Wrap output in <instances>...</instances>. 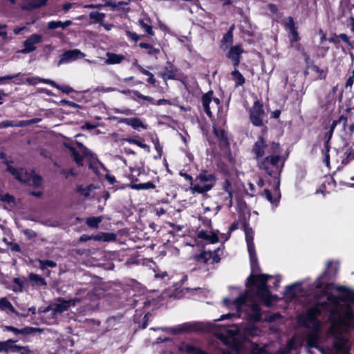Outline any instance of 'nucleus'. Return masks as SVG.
I'll return each mask as SVG.
<instances>
[{"label":"nucleus","instance_id":"obj_1","mask_svg":"<svg viewBox=\"0 0 354 354\" xmlns=\"http://www.w3.org/2000/svg\"><path fill=\"white\" fill-rule=\"evenodd\" d=\"M333 262H327L326 270L317 278L315 287L324 296L309 308L302 319L309 331L306 340L308 353L314 354L312 348L322 354H350L351 342L346 333L354 329V291L344 286L336 290L335 296L328 292L330 284L324 279Z\"/></svg>","mask_w":354,"mask_h":354},{"label":"nucleus","instance_id":"obj_2","mask_svg":"<svg viewBox=\"0 0 354 354\" xmlns=\"http://www.w3.org/2000/svg\"><path fill=\"white\" fill-rule=\"evenodd\" d=\"M271 275L257 274L250 275L248 280L251 283H257L255 290L249 289L233 301L232 305L236 309L237 316L251 321H259L261 312L257 299L266 301L268 299L270 291L266 285Z\"/></svg>","mask_w":354,"mask_h":354},{"label":"nucleus","instance_id":"obj_3","mask_svg":"<svg viewBox=\"0 0 354 354\" xmlns=\"http://www.w3.org/2000/svg\"><path fill=\"white\" fill-rule=\"evenodd\" d=\"M270 151V154L257 161V165L260 170L276 178L280 171L279 162L281 156L279 143L272 142Z\"/></svg>","mask_w":354,"mask_h":354},{"label":"nucleus","instance_id":"obj_4","mask_svg":"<svg viewBox=\"0 0 354 354\" xmlns=\"http://www.w3.org/2000/svg\"><path fill=\"white\" fill-rule=\"evenodd\" d=\"M217 178L214 174L202 170L195 178L194 185L190 187L193 193L204 194L210 191L216 185Z\"/></svg>","mask_w":354,"mask_h":354},{"label":"nucleus","instance_id":"obj_5","mask_svg":"<svg viewBox=\"0 0 354 354\" xmlns=\"http://www.w3.org/2000/svg\"><path fill=\"white\" fill-rule=\"evenodd\" d=\"M7 169L16 179L22 183H25L34 188H39L41 186V177L33 171L28 172L23 168H15L10 165H8Z\"/></svg>","mask_w":354,"mask_h":354},{"label":"nucleus","instance_id":"obj_6","mask_svg":"<svg viewBox=\"0 0 354 354\" xmlns=\"http://www.w3.org/2000/svg\"><path fill=\"white\" fill-rule=\"evenodd\" d=\"M245 241L247 243L248 251L250 259L251 269L252 272H255L258 268V263L255 246L254 243V232L252 228L245 226Z\"/></svg>","mask_w":354,"mask_h":354},{"label":"nucleus","instance_id":"obj_7","mask_svg":"<svg viewBox=\"0 0 354 354\" xmlns=\"http://www.w3.org/2000/svg\"><path fill=\"white\" fill-rule=\"evenodd\" d=\"M241 329L242 326H239V324L223 326L220 328L217 336L225 344H230L234 342V337L241 332Z\"/></svg>","mask_w":354,"mask_h":354},{"label":"nucleus","instance_id":"obj_8","mask_svg":"<svg viewBox=\"0 0 354 354\" xmlns=\"http://www.w3.org/2000/svg\"><path fill=\"white\" fill-rule=\"evenodd\" d=\"M271 147L272 142L268 145L262 136L259 137L252 149V153L256 161L266 157L267 155H270Z\"/></svg>","mask_w":354,"mask_h":354},{"label":"nucleus","instance_id":"obj_9","mask_svg":"<svg viewBox=\"0 0 354 354\" xmlns=\"http://www.w3.org/2000/svg\"><path fill=\"white\" fill-rule=\"evenodd\" d=\"M265 117L266 113L263 106L259 102H255L250 111V118L252 124L257 127L262 126Z\"/></svg>","mask_w":354,"mask_h":354},{"label":"nucleus","instance_id":"obj_10","mask_svg":"<svg viewBox=\"0 0 354 354\" xmlns=\"http://www.w3.org/2000/svg\"><path fill=\"white\" fill-rule=\"evenodd\" d=\"M212 91H209L202 97V104L204 111L209 117H212L211 109H218L220 100L217 97H212Z\"/></svg>","mask_w":354,"mask_h":354},{"label":"nucleus","instance_id":"obj_11","mask_svg":"<svg viewBox=\"0 0 354 354\" xmlns=\"http://www.w3.org/2000/svg\"><path fill=\"white\" fill-rule=\"evenodd\" d=\"M76 301V299L66 300L62 297L57 298L53 303V315H60L68 310L71 306L75 305Z\"/></svg>","mask_w":354,"mask_h":354},{"label":"nucleus","instance_id":"obj_12","mask_svg":"<svg viewBox=\"0 0 354 354\" xmlns=\"http://www.w3.org/2000/svg\"><path fill=\"white\" fill-rule=\"evenodd\" d=\"M85 56V53H82L77 48L68 50L60 56V59L57 62V65L59 66L62 64H67L71 62H74L78 59L84 58Z\"/></svg>","mask_w":354,"mask_h":354},{"label":"nucleus","instance_id":"obj_13","mask_svg":"<svg viewBox=\"0 0 354 354\" xmlns=\"http://www.w3.org/2000/svg\"><path fill=\"white\" fill-rule=\"evenodd\" d=\"M43 41V37L39 34H32L24 41V48L21 50L23 54H28L36 49L35 45Z\"/></svg>","mask_w":354,"mask_h":354},{"label":"nucleus","instance_id":"obj_14","mask_svg":"<svg viewBox=\"0 0 354 354\" xmlns=\"http://www.w3.org/2000/svg\"><path fill=\"white\" fill-rule=\"evenodd\" d=\"M226 57L230 59L234 68H237L240 64L241 55L244 50L240 44L231 46L227 49Z\"/></svg>","mask_w":354,"mask_h":354},{"label":"nucleus","instance_id":"obj_15","mask_svg":"<svg viewBox=\"0 0 354 354\" xmlns=\"http://www.w3.org/2000/svg\"><path fill=\"white\" fill-rule=\"evenodd\" d=\"M163 330H171L173 333L176 334L187 330H203L204 327L201 323H186L183 325L178 326L175 328H161Z\"/></svg>","mask_w":354,"mask_h":354},{"label":"nucleus","instance_id":"obj_16","mask_svg":"<svg viewBox=\"0 0 354 354\" xmlns=\"http://www.w3.org/2000/svg\"><path fill=\"white\" fill-rule=\"evenodd\" d=\"M346 122H347V118L344 117V115L340 116L338 120H334L332 122V124L330 127V129L324 135L326 151H329V149H330L329 142L332 138L334 129H335L337 124L338 123H342L344 128H345V127L346 125Z\"/></svg>","mask_w":354,"mask_h":354},{"label":"nucleus","instance_id":"obj_17","mask_svg":"<svg viewBox=\"0 0 354 354\" xmlns=\"http://www.w3.org/2000/svg\"><path fill=\"white\" fill-rule=\"evenodd\" d=\"M70 149L75 162L77 165L82 166L84 157L89 155L90 151L82 145H80L78 150L74 148H71Z\"/></svg>","mask_w":354,"mask_h":354},{"label":"nucleus","instance_id":"obj_18","mask_svg":"<svg viewBox=\"0 0 354 354\" xmlns=\"http://www.w3.org/2000/svg\"><path fill=\"white\" fill-rule=\"evenodd\" d=\"M118 121L120 123H124L127 125L131 126L134 129H138L139 128L147 129L148 127V126L145 124L138 118H118Z\"/></svg>","mask_w":354,"mask_h":354},{"label":"nucleus","instance_id":"obj_19","mask_svg":"<svg viewBox=\"0 0 354 354\" xmlns=\"http://www.w3.org/2000/svg\"><path fill=\"white\" fill-rule=\"evenodd\" d=\"M48 0H27L26 3L21 6L24 10H31L45 6Z\"/></svg>","mask_w":354,"mask_h":354},{"label":"nucleus","instance_id":"obj_20","mask_svg":"<svg viewBox=\"0 0 354 354\" xmlns=\"http://www.w3.org/2000/svg\"><path fill=\"white\" fill-rule=\"evenodd\" d=\"M175 71L176 68L171 62H167L164 69L160 73V75L165 80H174L175 79Z\"/></svg>","mask_w":354,"mask_h":354},{"label":"nucleus","instance_id":"obj_21","mask_svg":"<svg viewBox=\"0 0 354 354\" xmlns=\"http://www.w3.org/2000/svg\"><path fill=\"white\" fill-rule=\"evenodd\" d=\"M106 59L104 63L108 65L118 64L125 59V57L122 54H116L111 52L106 53Z\"/></svg>","mask_w":354,"mask_h":354},{"label":"nucleus","instance_id":"obj_22","mask_svg":"<svg viewBox=\"0 0 354 354\" xmlns=\"http://www.w3.org/2000/svg\"><path fill=\"white\" fill-rule=\"evenodd\" d=\"M233 33L231 30H228L223 37L221 44V48L225 51L232 46Z\"/></svg>","mask_w":354,"mask_h":354},{"label":"nucleus","instance_id":"obj_23","mask_svg":"<svg viewBox=\"0 0 354 354\" xmlns=\"http://www.w3.org/2000/svg\"><path fill=\"white\" fill-rule=\"evenodd\" d=\"M18 341L17 339H9L6 341H0V353H8L14 351L15 343Z\"/></svg>","mask_w":354,"mask_h":354},{"label":"nucleus","instance_id":"obj_24","mask_svg":"<svg viewBox=\"0 0 354 354\" xmlns=\"http://www.w3.org/2000/svg\"><path fill=\"white\" fill-rule=\"evenodd\" d=\"M25 82L29 85H36L39 82L45 83L51 85L52 86H57V83L49 79H43L39 77H33L26 78Z\"/></svg>","mask_w":354,"mask_h":354},{"label":"nucleus","instance_id":"obj_25","mask_svg":"<svg viewBox=\"0 0 354 354\" xmlns=\"http://www.w3.org/2000/svg\"><path fill=\"white\" fill-rule=\"evenodd\" d=\"M198 236L200 239H205L211 243H214L218 241V237L215 233L207 232L205 230H201L198 232Z\"/></svg>","mask_w":354,"mask_h":354},{"label":"nucleus","instance_id":"obj_26","mask_svg":"<svg viewBox=\"0 0 354 354\" xmlns=\"http://www.w3.org/2000/svg\"><path fill=\"white\" fill-rule=\"evenodd\" d=\"M96 187L91 184L86 187H84L83 185H79L76 188V192L81 195L84 196V197H89L91 195V193L96 189Z\"/></svg>","mask_w":354,"mask_h":354},{"label":"nucleus","instance_id":"obj_27","mask_svg":"<svg viewBox=\"0 0 354 354\" xmlns=\"http://www.w3.org/2000/svg\"><path fill=\"white\" fill-rule=\"evenodd\" d=\"M0 309L1 310H9L16 315H19V313L16 311L12 304L6 297L0 299Z\"/></svg>","mask_w":354,"mask_h":354},{"label":"nucleus","instance_id":"obj_28","mask_svg":"<svg viewBox=\"0 0 354 354\" xmlns=\"http://www.w3.org/2000/svg\"><path fill=\"white\" fill-rule=\"evenodd\" d=\"M231 74H232L233 80L235 82V87H239L240 86H243L245 84V80L244 77L236 69V68H234V70L232 72Z\"/></svg>","mask_w":354,"mask_h":354},{"label":"nucleus","instance_id":"obj_29","mask_svg":"<svg viewBox=\"0 0 354 354\" xmlns=\"http://www.w3.org/2000/svg\"><path fill=\"white\" fill-rule=\"evenodd\" d=\"M29 279L32 283L33 286H46V282L45 279L36 274L30 273L29 274Z\"/></svg>","mask_w":354,"mask_h":354},{"label":"nucleus","instance_id":"obj_30","mask_svg":"<svg viewBox=\"0 0 354 354\" xmlns=\"http://www.w3.org/2000/svg\"><path fill=\"white\" fill-rule=\"evenodd\" d=\"M214 133L215 136H216V138L218 140H220V141L223 145H228L227 133L225 132V131L224 129L214 127Z\"/></svg>","mask_w":354,"mask_h":354},{"label":"nucleus","instance_id":"obj_31","mask_svg":"<svg viewBox=\"0 0 354 354\" xmlns=\"http://www.w3.org/2000/svg\"><path fill=\"white\" fill-rule=\"evenodd\" d=\"M133 64L138 68V69L140 71V73H142V74H144L145 75H149V78H147V80L149 83H150L151 84H155L156 80L153 77V75L151 73H150L149 71H147L142 66L138 64L137 60L134 61Z\"/></svg>","mask_w":354,"mask_h":354},{"label":"nucleus","instance_id":"obj_32","mask_svg":"<svg viewBox=\"0 0 354 354\" xmlns=\"http://www.w3.org/2000/svg\"><path fill=\"white\" fill-rule=\"evenodd\" d=\"M296 343L294 339L288 341L286 347L281 348L276 354H290V351L296 348Z\"/></svg>","mask_w":354,"mask_h":354},{"label":"nucleus","instance_id":"obj_33","mask_svg":"<svg viewBox=\"0 0 354 354\" xmlns=\"http://www.w3.org/2000/svg\"><path fill=\"white\" fill-rule=\"evenodd\" d=\"M124 140L130 144L136 145L137 146L140 147V148L145 149L147 152L150 151V147L149 145L140 142L138 140H136V139L132 138H125Z\"/></svg>","mask_w":354,"mask_h":354},{"label":"nucleus","instance_id":"obj_34","mask_svg":"<svg viewBox=\"0 0 354 354\" xmlns=\"http://www.w3.org/2000/svg\"><path fill=\"white\" fill-rule=\"evenodd\" d=\"M130 187L136 190L140 189H153L155 188V185L151 182H147L145 183H140V184H131Z\"/></svg>","mask_w":354,"mask_h":354},{"label":"nucleus","instance_id":"obj_35","mask_svg":"<svg viewBox=\"0 0 354 354\" xmlns=\"http://www.w3.org/2000/svg\"><path fill=\"white\" fill-rule=\"evenodd\" d=\"M102 216H92L86 219V223L92 228H97L99 223L102 221Z\"/></svg>","mask_w":354,"mask_h":354},{"label":"nucleus","instance_id":"obj_36","mask_svg":"<svg viewBox=\"0 0 354 354\" xmlns=\"http://www.w3.org/2000/svg\"><path fill=\"white\" fill-rule=\"evenodd\" d=\"M105 16L106 15L104 13L99 12L97 11L91 12L89 14V17H90V19L93 20V22H95V23L99 22L100 24L103 22V20L105 18Z\"/></svg>","mask_w":354,"mask_h":354},{"label":"nucleus","instance_id":"obj_37","mask_svg":"<svg viewBox=\"0 0 354 354\" xmlns=\"http://www.w3.org/2000/svg\"><path fill=\"white\" fill-rule=\"evenodd\" d=\"M12 353H19V354H33L28 346H19L15 344Z\"/></svg>","mask_w":354,"mask_h":354},{"label":"nucleus","instance_id":"obj_38","mask_svg":"<svg viewBox=\"0 0 354 354\" xmlns=\"http://www.w3.org/2000/svg\"><path fill=\"white\" fill-rule=\"evenodd\" d=\"M132 94L133 95L131 96V99L135 101H138L137 98H140V99H142V100L150 102H153L154 100L153 97H151L150 96L144 95L138 91L133 90Z\"/></svg>","mask_w":354,"mask_h":354},{"label":"nucleus","instance_id":"obj_39","mask_svg":"<svg viewBox=\"0 0 354 354\" xmlns=\"http://www.w3.org/2000/svg\"><path fill=\"white\" fill-rule=\"evenodd\" d=\"M39 268L41 270H45L47 268H55L57 266V263L50 260H39Z\"/></svg>","mask_w":354,"mask_h":354},{"label":"nucleus","instance_id":"obj_40","mask_svg":"<svg viewBox=\"0 0 354 354\" xmlns=\"http://www.w3.org/2000/svg\"><path fill=\"white\" fill-rule=\"evenodd\" d=\"M231 185L229 180H226L223 185V189L227 193L228 196L226 199H229L228 206L230 207L232 205V193L230 189Z\"/></svg>","mask_w":354,"mask_h":354},{"label":"nucleus","instance_id":"obj_41","mask_svg":"<svg viewBox=\"0 0 354 354\" xmlns=\"http://www.w3.org/2000/svg\"><path fill=\"white\" fill-rule=\"evenodd\" d=\"M138 22L140 27L143 28L146 32H147V34L151 36L154 35L151 26L146 22L144 19H140Z\"/></svg>","mask_w":354,"mask_h":354},{"label":"nucleus","instance_id":"obj_42","mask_svg":"<svg viewBox=\"0 0 354 354\" xmlns=\"http://www.w3.org/2000/svg\"><path fill=\"white\" fill-rule=\"evenodd\" d=\"M185 350L191 354H207L205 352L203 351L198 348H196L192 345L187 344L185 346Z\"/></svg>","mask_w":354,"mask_h":354},{"label":"nucleus","instance_id":"obj_43","mask_svg":"<svg viewBox=\"0 0 354 354\" xmlns=\"http://www.w3.org/2000/svg\"><path fill=\"white\" fill-rule=\"evenodd\" d=\"M41 332V329L39 328H34V327H25L21 329H19V334L21 335H28L32 333H36Z\"/></svg>","mask_w":354,"mask_h":354},{"label":"nucleus","instance_id":"obj_44","mask_svg":"<svg viewBox=\"0 0 354 354\" xmlns=\"http://www.w3.org/2000/svg\"><path fill=\"white\" fill-rule=\"evenodd\" d=\"M48 30H55L57 28L63 29L62 21H50L47 24Z\"/></svg>","mask_w":354,"mask_h":354},{"label":"nucleus","instance_id":"obj_45","mask_svg":"<svg viewBox=\"0 0 354 354\" xmlns=\"http://www.w3.org/2000/svg\"><path fill=\"white\" fill-rule=\"evenodd\" d=\"M115 113H120L124 114L125 115H133L134 111L130 109H118L115 108L113 109Z\"/></svg>","mask_w":354,"mask_h":354},{"label":"nucleus","instance_id":"obj_46","mask_svg":"<svg viewBox=\"0 0 354 354\" xmlns=\"http://www.w3.org/2000/svg\"><path fill=\"white\" fill-rule=\"evenodd\" d=\"M285 26L289 30V32L295 29V22L291 17L285 19Z\"/></svg>","mask_w":354,"mask_h":354},{"label":"nucleus","instance_id":"obj_47","mask_svg":"<svg viewBox=\"0 0 354 354\" xmlns=\"http://www.w3.org/2000/svg\"><path fill=\"white\" fill-rule=\"evenodd\" d=\"M3 331H10L13 333L15 335L19 334V329L12 326H3Z\"/></svg>","mask_w":354,"mask_h":354},{"label":"nucleus","instance_id":"obj_48","mask_svg":"<svg viewBox=\"0 0 354 354\" xmlns=\"http://www.w3.org/2000/svg\"><path fill=\"white\" fill-rule=\"evenodd\" d=\"M54 87L62 91L63 93H65L67 94L71 93L73 91V88L68 86H61L58 85L57 84V86H54Z\"/></svg>","mask_w":354,"mask_h":354},{"label":"nucleus","instance_id":"obj_49","mask_svg":"<svg viewBox=\"0 0 354 354\" xmlns=\"http://www.w3.org/2000/svg\"><path fill=\"white\" fill-rule=\"evenodd\" d=\"M6 27L7 26L5 24H0V37L4 40L8 39V35L5 30Z\"/></svg>","mask_w":354,"mask_h":354},{"label":"nucleus","instance_id":"obj_50","mask_svg":"<svg viewBox=\"0 0 354 354\" xmlns=\"http://www.w3.org/2000/svg\"><path fill=\"white\" fill-rule=\"evenodd\" d=\"M1 200L3 202L10 203L12 202H14V197L9 194H6L1 196Z\"/></svg>","mask_w":354,"mask_h":354},{"label":"nucleus","instance_id":"obj_51","mask_svg":"<svg viewBox=\"0 0 354 354\" xmlns=\"http://www.w3.org/2000/svg\"><path fill=\"white\" fill-rule=\"evenodd\" d=\"M15 122L10 120H5L0 122V128H7L10 127H15Z\"/></svg>","mask_w":354,"mask_h":354},{"label":"nucleus","instance_id":"obj_52","mask_svg":"<svg viewBox=\"0 0 354 354\" xmlns=\"http://www.w3.org/2000/svg\"><path fill=\"white\" fill-rule=\"evenodd\" d=\"M127 35L129 37V38H130L131 39H132L133 41H134L136 42L138 41L141 38L140 35H138V34H136L135 32H130V31H128L127 32Z\"/></svg>","mask_w":354,"mask_h":354},{"label":"nucleus","instance_id":"obj_53","mask_svg":"<svg viewBox=\"0 0 354 354\" xmlns=\"http://www.w3.org/2000/svg\"><path fill=\"white\" fill-rule=\"evenodd\" d=\"M296 284H292L286 286V293L287 295H294L295 294Z\"/></svg>","mask_w":354,"mask_h":354},{"label":"nucleus","instance_id":"obj_54","mask_svg":"<svg viewBox=\"0 0 354 354\" xmlns=\"http://www.w3.org/2000/svg\"><path fill=\"white\" fill-rule=\"evenodd\" d=\"M354 159V150L348 153L346 158L342 160L343 164H348L351 160Z\"/></svg>","mask_w":354,"mask_h":354},{"label":"nucleus","instance_id":"obj_55","mask_svg":"<svg viewBox=\"0 0 354 354\" xmlns=\"http://www.w3.org/2000/svg\"><path fill=\"white\" fill-rule=\"evenodd\" d=\"M263 196L271 203H274V201L272 199V194H271V192L268 189H264V191H263Z\"/></svg>","mask_w":354,"mask_h":354},{"label":"nucleus","instance_id":"obj_56","mask_svg":"<svg viewBox=\"0 0 354 354\" xmlns=\"http://www.w3.org/2000/svg\"><path fill=\"white\" fill-rule=\"evenodd\" d=\"M289 33L292 35V38L290 39V41L292 44L295 41H298L299 39V35L296 30V29L289 32Z\"/></svg>","mask_w":354,"mask_h":354},{"label":"nucleus","instance_id":"obj_57","mask_svg":"<svg viewBox=\"0 0 354 354\" xmlns=\"http://www.w3.org/2000/svg\"><path fill=\"white\" fill-rule=\"evenodd\" d=\"M311 68L313 71L316 72V73H318L320 74V76H319V79H324L326 75H322V74L324 73L323 72V70L320 69L316 65H313L311 66Z\"/></svg>","mask_w":354,"mask_h":354},{"label":"nucleus","instance_id":"obj_58","mask_svg":"<svg viewBox=\"0 0 354 354\" xmlns=\"http://www.w3.org/2000/svg\"><path fill=\"white\" fill-rule=\"evenodd\" d=\"M181 176H183L186 180H189L190 183V187H193V185H194V180L193 179L192 176L186 173L181 174Z\"/></svg>","mask_w":354,"mask_h":354},{"label":"nucleus","instance_id":"obj_59","mask_svg":"<svg viewBox=\"0 0 354 354\" xmlns=\"http://www.w3.org/2000/svg\"><path fill=\"white\" fill-rule=\"evenodd\" d=\"M147 53L150 55L156 56L157 54L160 53L158 48H155L152 46L149 48Z\"/></svg>","mask_w":354,"mask_h":354},{"label":"nucleus","instance_id":"obj_60","mask_svg":"<svg viewBox=\"0 0 354 354\" xmlns=\"http://www.w3.org/2000/svg\"><path fill=\"white\" fill-rule=\"evenodd\" d=\"M115 239V236L113 234H110V233L104 234L103 240L105 241H112V240H114Z\"/></svg>","mask_w":354,"mask_h":354},{"label":"nucleus","instance_id":"obj_61","mask_svg":"<svg viewBox=\"0 0 354 354\" xmlns=\"http://www.w3.org/2000/svg\"><path fill=\"white\" fill-rule=\"evenodd\" d=\"M9 245H10V250L12 251V252H20L21 249H20V246L19 245V244L17 243H9Z\"/></svg>","mask_w":354,"mask_h":354},{"label":"nucleus","instance_id":"obj_62","mask_svg":"<svg viewBox=\"0 0 354 354\" xmlns=\"http://www.w3.org/2000/svg\"><path fill=\"white\" fill-rule=\"evenodd\" d=\"M338 37L340 38L343 41H344L346 44H349L350 43L349 37H348L347 35H346L344 33L339 34L338 35Z\"/></svg>","mask_w":354,"mask_h":354},{"label":"nucleus","instance_id":"obj_63","mask_svg":"<svg viewBox=\"0 0 354 354\" xmlns=\"http://www.w3.org/2000/svg\"><path fill=\"white\" fill-rule=\"evenodd\" d=\"M27 125H29L28 120H21V121H19L18 122H15V127H26Z\"/></svg>","mask_w":354,"mask_h":354},{"label":"nucleus","instance_id":"obj_64","mask_svg":"<svg viewBox=\"0 0 354 354\" xmlns=\"http://www.w3.org/2000/svg\"><path fill=\"white\" fill-rule=\"evenodd\" d=\"M73 6V4L71 3H66L63 6V10L64 12H68Z\"/></svg>","mask_w":354,"mask_h":354}]
</instances>
